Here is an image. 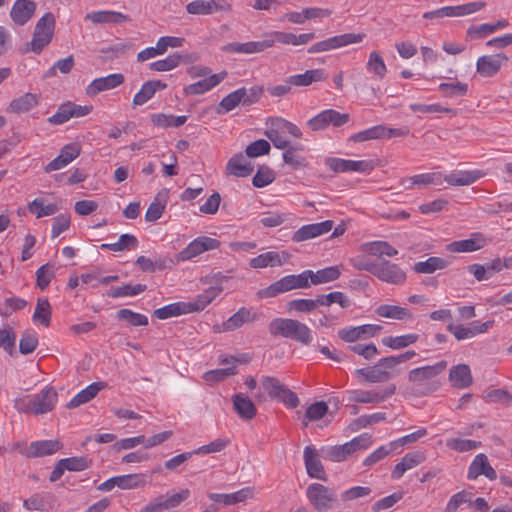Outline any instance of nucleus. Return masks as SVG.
Segmentation results:
<instances>
[{
  "instance_id": "9",
  "label": "nucleus",
  "mask_w": 512,
  "mask_h": 512,
  "mask_svg": "<svg viewBox=\"0 0 512 512\" xmlns=\"http://www.w3.org/2000/svg\"><path fill=\"white\" fill-rule=\"evenodd\" d=\"M396 391V386L390 384L384 388H375L372 390H354L350 392V401L361 404H378L391 397Z\"/></svg>"
},
{
  "instance_id": "19",
  "label": "nucleus",
  "mask_w": 512,
  "mask_h": 512,
  "mask_svg": "<svg viewBox=\"0 0 512 512\" xmlns=\"http://www.w3.org/2000/svg\"><path fill=\"white\" fill-rule=\"evenodd\" d=\"M260 318V314L252 308L241 307L236 313L222 323L219 331H234L246 323H252Z\"/></svg>"
},
{
  "instance_id": "53",
  "label": "nucleus",
  "mask_w": 512,
  "mask_h": 512,
  "mask_svg": "<svg viewBox=\"0 0 512 512\" xmlns=\"http://www.w3.org/2000/svg\"><path fill=\"white\" fill-rule=\"evenodd\" d=\"M244 94L240 93L239 89L229 93L225 96L216 108V113L219 115L228 113L235 109L240 103H242V96Z\"/></svg>"
},
{
  "instance_id": "44",
  "label": "nucleus",
  "mask_w": 512,
  "mask_h": 512,
  "mask_svg": "<svg viewBox=\"0 0 512 512\" xmlns=\"http://www.w3.org/2000/svg\"><path fill=\"white\" fill-rule=\"evenodd\" d=\"M354 374L361 382L382 383L387 381L386 375L381 372L377 364L367 368L356 369Z\"/></svg>"
},
{
  "instance_id": "25",
  "label": "nucleus",
  "mask_w": 512,
  "mask_h": 512,
  "mask_svg": "<svg viewBox=\"0 0 512 512\" xmlns=\"http://www.w3.org/2000/svg\"><path fill=\"white\" fill-rule=\"evenodd\" d=\"M486 245V240L481 233H474L469 239L451 242L447 250L452 253L474 252Z\"/></svg>"
},
{
  "instance_id": "10",
  "label": "nucleus",
  "mask_w": 512,
  "mask_h": 512,
  "mask_svg": "<svg viewBox=\"0 0 512 512\" xmlns=\"http://www.w3.org/2000/svg\"><path fill=\"white\" fill-rule=\"evenodd\" d=\"M379 280L392 285H403L406 282V272L395 263L388 260L379 261V266L376 275Z\"/></svg>"
},
{
  "instance_id": "4",
  "label": "nucleus",
  "mask_w": 512,
  "mask_h": 512,
  "mask_svg": "<svg viewBox=\"0 0 512 512\" xmlns=\"http://www.w3.org/2000/svg\"><path fill=\"white\" fill-rule=\"evenodd\" d=\"M55 17L51 12L43 15L36 23L32 40L28 44L30 50L36 54L50 44L54 35Z\"/></svg>"
},
{
  "instance_id": "18",
  "label": "nucleus",
  "mask_w": 512,
  "mask_h": 512,
  "mask_svg": "<svg viewBox=\"0 0 512 512\" xmlns=\"http://www.w3.org/2000/svg\"><path fill=\"white\" fill-rule=\"evenodd\" d=\"M327 166L334 172H370L374 169L372 161L367 160H345L340 158H328Z\"/></svg>"
},
{
  "instance_id": "54",
  "label": "nucleus",
  "mask_w": 512,
  "mask_h": 512,
  "mask_svg": "<svg viewBox=\"0 0 512 512\" xmlns=\"http://www.w3.org/2000/svg\"><path fill=\"white\" fill-rule=\"evenodd\" d=\"M366 68L369 72L375 74L379 79H383L387 73L386 64L382 56L377 51H372L369 54Z\"/></svg>"
},
{
  "instance_id": "61",
  "label": "nucleus",
  "mask_w": 512,
  "mask_h": 512,
  "mask_svg": "<svg viewBox=\"0 0 512 512\" xmlns=\"http://www.w3.org/2000/svg\"><path fill=\"white\" fill-rule=\"evenodd\" d=\"M328 412V405L324 401L315 402L311 404L305 412L304 426L308 425L309 421H317L322 419Z\"/></svg>"
},
{
  "instance_id": "55",
  "label": "nucleus",
  "mask_w": 512,
  "mask_h": 512,
  "mask_svg": "<svg viewBox=\"0 0 512 512\" xmlns=\"http://www.w3.org/2000/svg\"><path fill=\"white\" fill-rule=\"evenodd\" d=\"M182 56L179 53H173L165 59H161L149 64V69L157 72H166L179 66Z\"/></svg>"
},
{
  "instance_id": "32",
  "label": "nucleus",
  "mask_w": 512,
  "mask_h": 512,
  "mask_svg": "<svg viewBox=\"0 0 512 512\" xmlns=\"http://www.w3.org/2000/svg\"><path fill=\"white\" fill-rule=\"evenodd\" d=\"M328 75L323 69L306 70L303 74L291 75L288 77V82L292 86H309L313 82L326 80Z\"/></svg>"
},
{
  "instance_id": "23",
  "label": "nucleus",
  "mask_w": 512,
  "mask_h": 512,
  "mask_svg": "<svg viewBox=\"0 0 512 512\" xmlns=\"http://www.w3.org/2000/svg\"><path fill=\"white\" fill-rule=\"evenodd\" d=\"M303 456L307 474L311 478L326 481L327 476L316 449L312 446H306Z\"/></svg>"
},
{
  "instance_id": "37",
  "label": "nucleus",
  "mask_w": 512,
  "mask_h": 512,
  "mask_svg": "<svg viewBox=\"0 0 512 512\" xmlns=\"http://www.w3.org/2000/svg\"><path fill=\"white\" fill-rule=\"evenodd\" d=\"M483 175L478 170L474 171H454L444 177L445 182L451 186H468L476 182Z\"/></svg>"
},
{
  "instance_id": "11",
  "label": "nucleus",
  "mask_w": 512,
  "mask_h": 512,
  "mask_svg": "<svg viewBox=\"0 0 512 512\" xmlns=\"http://www.w3.org/2000/svg\"><path fill=\"white\" fill-rule=\"evenodd\" d=\"M408 130L403 129H395V128H387L384 125H377L366 129L364 131L358 132L350 137V140L353 142H364L367 140L373 139H381V138H391V137H401L408 134Z\"/></svg>"
},
{
  "instance_id": "47",
  "label": "nucleus",
  "mask_w": 512,
  "mask_h": 512,
  "mask_svg": "<svg viewBox=\"0 0 512 512\" xmlns=\"http://www.w3.org/2000/svg\"><path fill=\"white\" fill-rule=\"evenodd\" d=\"M417 334H406L401 336H386L382 338V344L394 350H400L414 344L418 340Z\"/></svg>"
},
{
  "instance_id": "2",
  "label": "nucleus",
  "mask_w": 512,
  "mask_h": 512,
  "mask_svg": "<svg viewBox=\"0 0 512 512\" xmlns=\"http://www.w3.org/2000/svg\"><path fill=\"white\" fill-rule=\"evenodd\" d=\"M268 329L273 336L288 338L303 345H309L313 340L310 328L295 319L275 318L269 323Z\"/></svg>"
},
{
  "instance_id": "21",
  "label": "nucleus",
  "mask_w": 512,
  "mask_h": 512,
  "mask_svg": "<svg viewBox=\"0 0 512 512\" xmlns=\"http://www.w3.org/2000/svg\"><path fill=\"white\" fill-rule=\"evenodd\" d=\"M481 475H484L489 480L497 478L495 469L490 465L488 457L483 453L475 456L468 468L467 477L470 480H475Z\"/></svg>"
},
{
  "instance_id": "14",
  "label": "nucleus",
  "mask_w": 512,
  "mask_h": 512,
  "mask_svg": "<svg viewBox=\"0 0 512 512\" xmlns=\"http://www.w3.org/2000/svg\"><path fill=\"white\" fill-rule=\"evenodd\" d=\"M333 224L334 222L332 220H326L304 225L293 233L291 240L294 243H299L322 236L332 230Z\"/></svg>"
},
{
  "instance_id": "51",
  "label": "nucleus",
  "mask_w": 512,
  "mask_h": 512,
  "mask_svg": "<svg viewBox=\"0 0 512 512\" xmlns=\"http://www.w3.org/2000/svg\"><path fill=\"white\" fill-rule=\"evenodd\" d=\"M486 6L485 2H470L457 6H447L449 17H463L482 10Z\"/></svg>"
},
{
  "instance_id": "28",
  "label": "nucleus",
  "mask_w": 512,
  "mask_h": 512,
  "mask_svg": "<svg viewBox=\"0 0 512 512\" xmlns=\"http://www.w3.org/2000/svg\"><path fill=\"white\" fill-rule=\"evenodd\" d=\"M208 497L214 502L223 503L224 505H233L244 502L247 499H252L254 497V488L245 487L231 494L210 493Z\"/></svg>"
},
{
  "instance_id": "48",
  "label": "nucleus",
  "mask_w": 512,
  "mask_h": 512,
  "mask_svg": "<svg viewBox=\"0 0 512 512\" xmlns=\"http://www.w3.org/2000/svg\"><path fill=\"white\" fill-rule=\"evenodd\" d=\"M292 288L290 287V281L287 276L281 278L280 280L272 283L270 286L264 289H260L257 292V296L261 299L264 298H272L277 295L290 291Z\"/></svg>"
},
{
  "instance_id": "13",
  "label": "nucleus",
  "mask_w": 512,
  "mask_h": 512,
  "mask_svg": "<svg viewBox=\"0 0 512 512\" xmlns=\"http://www.w3.org/2000/svg\"><path fill=\"white\" fill-rule=\"evenodd\" d=\"M232 6L226 0H194L187 4L186 10L193 15H210L219 11L229 12Z\"/></svg>"
},
{
  "instance_id": "60",
  "label": "nucleus",
  "mask_w": 512,
  "mask_h": 512,
  "mask_svg": "<svg viewBox=\"0 0 512 512\" xmlns=\"http://www.w3.org/2000/svg\"><path fill=\"white\" fill-rule=\"evenodd\" d=\"M274 180L275 174L273 170L266 165H261L254 175L252 183L255 187L262 188L271 184Z\"/></svg>"
},
{
  "instance_id": "36",
  "label": "nucleus",
  "mask_w": 512,
  "mask_h": 512,
  "mask_svg": "<svg viewBox=\"0 0 512 512\" xmlns=\"http://www.w3.org/2000/svg\"><path fill=\"white\" fill-rule=\"evenodd\" d=\"M105 387L103 382H94L87 386L85 389L77 393L66 405L69 409H74L82 404L92 400L98 392Z\"/></svg>"
},
{
  "instance_id": "27",
  "label": "nucleus",
  "mask_w": 512,
  "mask_h": 512,
  "mask_svg": "<svg viewBox=\"0 0 512 512\" xmlns=\"http://www.w3.org/2000/svg\"><path fill=\"white\" fill-rule=\"evenodd\" d=\"M36 4L30 0H17L10 12L12 20L18 25L26 24L33 16Z\"/></svg>"
},
{
  "instance_id": "20",
  "label": "nucleus",
  "mask_w": 512,
  "mask_h": 512,
  "mask_svg": "<svg viewBox=\"0 0 512 512\" xmlns=\"http://www.w3.org/2000/svg\"><path fill=\"white\" fill-rule=\"evenodd\" d=\"M81 152V147L78 143H70L65 145L60 154L50 161L44 168L46 173H50L52 171L60 170L70 164L74 159H76Z\"/></svg>"
},
{
  "instance_id": "5",
  "label": "nucleus",
  "mask_w": 512,
  "mask_h": 512,
  "mask_svg": "<svg viewBox=\"0 0 512 512\" xmlns=\"http://www.w3.org/2000/svg\"><path fill=\"white\" fill-rule=\"evenodd\" d=\"M370 436L367 434L353 438L351 441L333 446L325 453V458L333 462L344 461L359 449H366L370 445Z\"/></svg>"
},
{
  "instance_id": "58",
  "label": "nucleus",
  "mask_w": 512,
  "mask_h": 512,
  "mask_svg": "<svg viewBox=\"0 0 512 512\" xmlns=\"http://www.w3.org/2000/svg\"><path fill=\"white\" fill-rule=\"evenodd\" d=\"M317 303H319V306H330L337 303L342 308H347L350 306L351 301L343 292L335 291L326 295H319Z\"/></svg>"
},
{
  "instance_id": "49",
  "label": "nucleus",
  "mask_w": 512,
  "mask_h": 512,
  "mask_svg": "<svg viewBox=\"0 0 512 512\" xmlns=\"http://www.w3.org/2000/svg\"><path fill=\"white\" fill-rule=\"evenodd\" d=\"M285 132L278 129V123L275 119L271 120V126L265 131V135L277 149L286 150L290 146V142L284 137Z\"/></svg>"
},
{
  "instance_id": "45",
  "label": "nucleus",
  "mask_w": 512,
  "mask_h": 512,
  "mask_svg": "<svg viewBox=\"0 0 512 512\" xmlns=\"http://www.w3.org/2000/svg\"><path fill=\"white\" fill-rule=\"evenodd\" d=\"M27 209L31 214H34L36 218H42L55 214L59 210V207L55 203L46 205L43 198H36L28 203Z\"/></svg>"
},
{
  "instance_id": "46",
  "label": "nucleus",
  "mask_w": 512,
  "mask_h": 512,
  "mask_svg": "<svg viewBox=\"0 0 512 512\" xmlns=\"http://www.w3.org/2000/svg\"><path fill=\"white\" fill-rule=\"evenodd\" d=\"M304 148L298 144L289 146L283 153L284 162L291 166L293 169H299L306 166V158L300 154Z\"/></svg>"
},
{
  "instance_id": "64",
  "label": "nucleus",
  "mask_w": 512,
  "mask_h": 512,
  "mask_svg": "<svg viewBox=\"0 0 512 512\" xmlns=\"http://www.w3.org/2000/svg\"><path fill=\"white\" fill-rule=\"evenodd\" d=\"M74 57L69 55L66 58L59 59L55 64L47 70L45 77H54L57 75V71L62 74H68L74 67Z\"/></svg>"
},
{
  "instance_id": "40",
  "label": "nucleus",
  "mask_w": 512,
  "mask_h": 512,
  "mask_svg": "<svg viewBox=\"0 0 512 512\" xmlns=\"http://www.w3.org/2000/svg\"><path fill=\"white\" fill-rule=\"evenodd\" d=\"M222 290V287L219 285L211 286L206 289L197 296L195 301L188 303L190 312L203 310L222 292Z\"/></svg>"
},
{
  "instance_id": "43",
  "label": "nucleus",
  "mask_w": 512,
  "mask_h": 512,
  "mask_svg": "<svg viewBox=\"0 0 512 512\" xmlns=\"http://www.w3.org/2000/svg\"><path fill=\"white\" fill-rule=\"evenodd\" d=\"M62 447L58 440H41L31 443L32 458L43 457L56 453Z\"/></svg>"
},
{
  "instance_id": "30",
  "label": "nucleus",
  "mask_w": 512,
  "mask_h": 512,
  "mask_svg": "<svg viewBox=\"0 0 512 512\" xmlns=\"http://www.w3.org/2000/svg\"><path fill=\"white\" fill-rule=\"evenodd\" d=\"M233 408L238 416L244 420H251L256 416L257 409L252 400L242 394L238 393L232 397Z\"/></svg>"
},
{
  "instance_id": "33",
  "label": "nucleus",
  "mask_w": 512,
  "mask_h": 512,
  "mask_svg": "<svg viewBox=\"0 0 512 512\" xmlns=\"http://www.w3.org/2000/svg\"><path fill=\"white\" fill-rule=\"evenodd\" d=\"M167 87V84L160 80H150L145 82L140 91L137 92L133 98V105L140 106L150 100L156 91L163 90Z\"/></svg>"
},
{
  "instance_id": "57",
  "label": "nucleus",
  "mask_w": 512,
  "mask_h": 512,
  "mask_svg": "<svg viewBox=\"0 0 512 512\" xmlns=\"http://www.w3.org/2000/svg\"><path fill=\"white\" fill-rule=\"evenodd\" d=\"M116 317L119 320L127 322L130 326H146L148 325V318L140 313H136L128 308H123L117 311Z\"/></svg>"
},
{
  "instance_id": "50",
  "label": "nucleus",
  "mask_w": 512,
  "mask_h": 512,
  "mask_svg": "<svg viewBox=\"0 0 512 512\" xmlns=\"http://www.w3.org/2000/svg\"><path fill=\"white\" fill-rule=\"evenodd\" d=\"M118 488L123 490L136 489L143 487L147 483L146 474H127L117 476Z\"/></svg>"
},
{
  "instance_id": "15",
  "label": "nucleus",
  "mask_w": 512,
  "mask_h": 512,
  "mask_svg": "<svg viewBox=\"0 0 512 512\" xmlns=\"http://www.w3.org/2000/svg\"><path fill=\"white\" fill-rule=\"evenodd\" d=\"M57 402V392L52 387L43 389L30 399L32 414L42 415L53 410Z\"/></svg>"
},
{
  "instance_id": "8",
  "label": "nucleus",
  "mask_w": 512,
  "mask_h": 512,
  "mask_svg": "<svg viewBox=\"0 0 512 512\" xmlns=\"http://www.w3.org/2000/svg\"><path fill=\"white\" fill-rule=\"evenodd\" d=\"M219 246L220 241L215 238L207 236L198 237L176 255V261L184 262L191 260L206 251L217 249Z\"/></svg>"
},
{
  "instance_id": "35",
  "label": "nucleus",
  "mask_w": 512,
  "mask_h": 512,
  "mask_svg": "<svg viewBox=\"0 0 512 512\" xmlns=\"http://www.w3.org/2000/svg\"><path fill=\"white\" fill-rule=\"evenodd\" d=\"M39 103L38 97L33 93H25L18 98L13 99L8 108V113L21 114L30 111Z\"/></svg>"
},
{
  "instance_id": "22",
  "label": "nucleus",
  "mask_w": 512,
  "mask_h": 512,
  "mask_svg": "<svg viewBox=\"0 0 512 512\" xmlns=\"http://www.w3.org/2000/svg\"><path fill=\"white\" fill-rule=\"evenodd\" d=\"M227 75L228 74L226 71L212 74L207 78L185 86L183 92L185 95L204 94L220 84L227 77Z\"/></svg>"
},
{
  "instance_id": "26",
  "label": "nucleus",
  "mask_w": 512,
  "mask_h": 512,
  "mask_svg": "<svg viewBox=\"0 0 512 512\" xmlns=\"http://www.w3.org/2000/svg\"><path fill=\"white\" fill-rule=\"evenodd\" d=\"M85 19L94 24H121L129 22L131 19L128 15L117 11H94L87 13Z\"/></svg>"
},
{
  "instance_id": "52",
  "label": "nucleus",
  "mask_w": 512,
  "mask_h": 512,
  "mask_svg": "<svg viewBox=\"0 0 512 512\" xmlns=\"http://www.w3.org/2000/svg\"><path fill=\"white\" fill-rule=\"evenodd\" d=\"M51 305L46 298H39L33 314V320L48 327L51 321Z\"/></svg>"
},
{
  "instance_id": "38",
  "label": "nucleus",
  "mask_w": 512,
  "mask_h": 512,
  "mask_svg": "<svg viewBox=\"0 0 512 512\" xmlns=\"http://www.w3.org/2000/svg\"><path fill=\"white\" fill-rule=\"evenodd\" d=\"M362 251H364L365 253H367L369 255L377 256V257H382V256L393 257L398 254V250L396 248H394L393 246H391L386 241H373V242L365 243L362 245Z\"/></svg>"
},
{
  "instance_id": "42",
  "label": "nucleus",
  "mask_w": 512,
  "mask_h": 512,
  "mask_svg": "<svg viewBox=\"0 0 512 512\" xmlns=\"http://www.w3.org/2000/svg\"><path fill=\"white\" fill-rule=\"evenodd\" d=\"M448 266V262L440 257H429L425 261H419L414 264L413 270L419 274H431L436 270H442Z\"/></svg>"
},
{
  "instance_id": "7",
  "label": "nucleus",
  "mask_w": 512,
  "mask_h": 512,
  "mask_svg": "<svg viewBox=\"0 0 512 512\" xmlns=\"http://www.w3.org/2000/svg\"><path fill=\"white\" fill-rule=\"evenodd\" d=\"M306 496L317 511L331 509L336 500L334 491L319 483L310 484L306 490Z\"/></svg>"
},
{
  "instance_id": "56",
  "label": "nucleus",
  "mask_w": 512,
  "mask_h": 512,
  "mask_svg": "<svg viewBox=\"0 0 512 512\" xmlns=\"http://www.w3.org/2000/svg\"><path fill=\"white\" fill-rule=\"evenodd\" d=\"M310 280L311 283L314 285L327 283L330 281H334L339 278L340 271L337 266H331L327 267L321 270H318L317 272L311 271Z\"/></svg>"
},
{
  "instance_id": "16",
  "label": "nucleus",
  "mask_w": 512,
  "mask_h": 512,
  "mask_svg": "<svg viewBox=\"0 0 512 512\" xmlns=\"http://www.w3.org/2000/svg\"><path fill=\"white\" fill-rule=\"evenodd\" d=\"M507 62L508 57L503 53L484 55L478 58L476 70L483 77H492L496 75L500 68Z\"/></svg>"
},
{
  "instance_id": "62",
  "label": "nucleus",
  "mask_w": 512,
  "mask_h": 512,
  "mask_svg": "<svg viewBox=\"0 0 512 512\" xmlns=\"http://www.w3.org/2000/svg\"><path fill=\"white\" fill-rule=\"evenodd\" d=\"M147 286L144 284H136V285H123L121 287H116L111 289L108 295L112 298H119L125 296H135L146 290Z\"/></svg>"
},
{
  "instance_id": "17",
  "label": "nucleus",
  "mask_w": 512,
  "mask_h": 512,
  "mask_svg": "<svg viewBox=\"0 0 512 512\" xmlns=\"http://www.w3.org/2000/svg\"><path fill=\"white\" fill-rule=\"evenodd\" d=\"M291 254L287 251H268L260 254L250 260V267L254 269H261L266 267H280L288 263Z\"/></svg>"
},
{
  "instance_id": "24",
  "label": "nucleus",
  "mask_w": 512,
  "mask_h": 512,
  "mask_svg": "<svg viewBox=\"0 0 512 512\" xmlns=\"http://www.w3.org/2000/svg\"><path fill=\"white\" fill-rule=\"evenodd\" d=\"M124 82V76L119 73L110 74L106 77L94 79L86 88V94L94 97L98 93L113 89Z\"/></svg>"
},
{
  "instance_id": "29",
  "label": "nucleus",
  "mask_w": 512,
  "mask_h": 512,
  "mask_svg": "<svg viewBox=\"0 0 512 512\" xmlns=\"http://www.w3.org/2000/svg\"><path fill=\"white\" fill-rule=\"evenodd\" d=\"M253 165L245 160L242 153L233 155L226 165L227 174L236 177H247L252 174Z\"/></svg>"
},
{
  "instance_id": "63",
  "label": "nucleus",
  "mask_w": 512,
  "mask_h": 512,
  "mask_svg": "<svg viewBox=\"0 0 512 512\" xmlns=\"http://www.w3.org/2000/svg\"><path fill=\"white\" fill-rule=\"evenodd\" d=\"M480 445L481 442L469 439L450 438L446 440V446L457 452L471 451L478 448Z\"/></svg>"
},
{
  "instance_id": "41",
  "label": "nucleus",
  "mask_w": 512,
  "mask_h": 512,
  "mask_svg": "<svg viewBox=\"0 0 512 512\" xmlns=\"http://www.w3.org/2000/svg\"><path fill=\"white\" fill-rule=\"evenodd\" d=\"M190 313L189 304L176 302L154 310V316L157 319L164 320L182 314Z\"/></svg>"
},
{
  "instance_id": "39",
  "label": "nucleus",
  "mask_w": 512,
  "mask_h": 512,
  "mask_svg": "<svg viewBox=\"0 0 512 512\" xmlns=\"http://www.w3.org/2000/svg\"><path fill=\"white\" fill-rule=\"evenodd\" d=\"M375 313L379 317L390 318L395 320H407L412 318V314L407 308L397 305H380L376 308Z\"/></svg>"
},
{
  "instance_id": "12",
  "label": "nucleus",
  "mask_w": 512,
  "mask_h": 512,
  "mask_svg": "<svg viewBox=\"0 0 512 512\" xmlns=\"http://www.w3.org/2000/svg\"><path fill=\"white\" fill-rule=\"evenodd\" d=\"M382 330V326L376 324H365L355 327H346L338 330V337L348 343L357 340H365L376 336Z\"/></svg>"
},
{
  "instance_id": "59",
  "label": "nucleus",
  "mask_w": 512,
  "mask_h": 512,
  "mask_svg": "<svg viewBox=\"0 0 512 512\" xmlns=\"http://www.w3.org/2000/svg\"><path fill=\"white\" fill-rule=\"evenodd\" d=\"M406 188H411L413 185H430V184H436L440 185V176L435 173H425V174H419L415 175L413 177L407 178L403 180L402 182Z\"/></svg>"
},
{
  "instance_id": "34",
  "label": "nucleus",
  "mask_w": 512,
  "mask_h": 512,
  "mask_svg": "<svg viewBox=\"0 0 512 512\" xmlns=\"http://www.w3.org/2000/svg\"><path fill=\"white\" fill-rule=\"evenodd\" d=\"M449 380L454 387L467 388L472 382L473 378L471 370L466 364H458L451 368L449 372Z\"/></svg>"
},
{
  "instance_id": "31",
  "label": "nucleus",
  "mask_w": 512,
  "mask_h": 512,
  "mask_svg": "<svg viewBox=\"0 0 512 512\" xmlns=\"http://www.w3.org/2000/svg\"><path fill=\"white\" fill-rule=\"evenodd\" d=\"M425 460V456L421 452L407 453L399 463L396 464L392 471V478L400 479L404 473Z\"/></svg>"
},
{
  "instance_id": "3",
  "label": "nucleus",
  "mask_w": 512,
  "mask_h": 512,
  "mask_svg": "<svg viewBox=\"0 0 512 512\" xmlns=\"http://www.w3.org/2000/svg\"><path fill=\"white\" fill-rule=\"evenodd\" d=\"M261 385L270 399L281 402L288 408H296L300 403L297 394L276 377L264 376Z\"/></svg>"
},
{
  "instance_id": "1",
  "label": "nucleus",
  "mask_w": 512,
  "mask_h": 512,
  "mask_svg": "<svg viewBox=\"0 0 512 512\" xmlns=\"http://www.w3.org/2000/svg\"><path fill=\"white\" fill-rule=\"evenodd\" d=\"M447 361L441 360L434 365H427L412 369L408 373V384L405 394L414 397L429 395L437 390L439 382L437 376L447 368Z\"/></svg>"
},
{
  "instance_id": "6",
  "label": "nucleus",
  "mask_w": 512,
  "mask_h": 512,
  "mask_svg": "<svg viewBox=\"0 0 512 512\" xmlns=\"http://www.w3.org/2000/svg\"><path fill=\"white\" fill-rule=\"evenodd\" d=\"M363 33H346L342 35L333 36L325 40L319 41L308 48V53H322L330 50L338 49L348 46L350 44L360 43L364 39Z\"/></svg>"
}]
</instances>
